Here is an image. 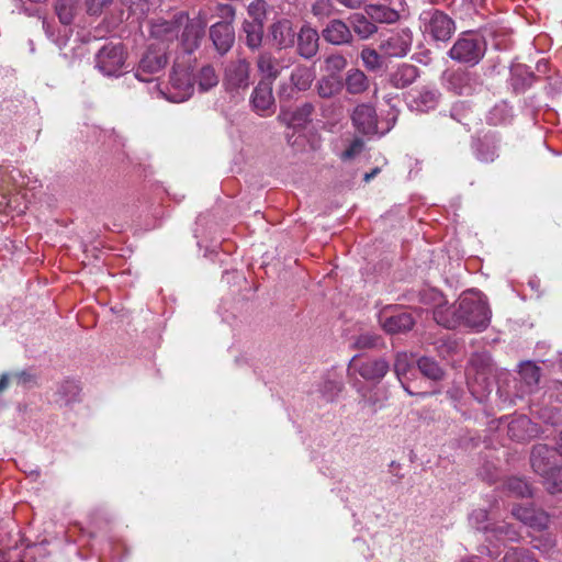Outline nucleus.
Instances as JSON below:
<instances>
[{
    "label": "nucleus",
    "instance_id": "1",
    "mask_svg": "<svg viewBox=\"0 0 562 562\" xmlns=\"http://www.w3.org/2000/svg\"><path fill=\"white\" fill-rule=\"evenodd\" d=\"M441 312L438 318L446 325V328L452 329L459 325H464L476 330L487 327L491 319V311L482 294L475 291L463 293L458 301V313L451 318H443Z\"/></svg>",
    "mask_w": 562,
    "mask_h": 562
},
{
    "label": "nucleus",
    "instance_id": "2",
    "mask_svg": "<svg viewBox=\"0 0 562 562\" xmlns=\"http://www.w3.org/2000/svg\"><path fill=\"white\" fill-rule=\"evenodd\" d=\"M486 42L483 36L474 32H464L454 42L448 55L451 59L469 65H476L484 57Z\"/></svg>",
    "mask_w": 562,
    "mask_h": 562
},
{
    "label": "nucleus",
    "instance_id": "3",
    "mask_svg": "<svg viewBox=\"0 0 562 562\" xmlns=\"http://www.w3.org/2000/svg\"><path fill=\"white\" fill-rule=\"evenodd\" d=\"M193 77L189 67L175 65L170 74L169 86L165 97L172 102H183L193 93Z\"/></svg>",
    "mask_w": 562,
    "mask_h": 562
},
{
    "label": "nucleus",
    "instance_id": "4",
    "mask_svg": "<svg viewBox=\"0 0 562 562\" xmlns=\"http://www.w3.org/2000/svg\"><path fill=\"white\" fill-rule=\"evenodd\" d=\"M187 21L184 12L176 13L170 20L158 18L149 22V35L155 41L169 45L179 40L180 31Z\"/></svg>",
    "mask_w": 562,
    "mask_h": 562
},
{
    "label": "nucleus",
    "instance_id": "5",
    "mask_svg": "<svg viewBox=\"0 0 562 562\" xmlns=\"http://www.w3.org/2000/svg\"><path fill=\"white\" fill-rule=\"evenodd\" d=\"M390 370V364L382 358L355 356L348 366L350 374H359L369 382L379 383Z\"/></svg>",
    "mask_w": 562,
    "mask_h": 562
},
{
    "label": "nucleus",
    "instance_id": "6",
    "mask_svg": "<svg viewBox=\"0 0 562 562\" xmlns=\"http://www.w3.org/2000/svg\"><path fill=\"white\" fill-rule=\"evenodd\" d=\"M315 79V71L312 67L297 65L291 71L289 81H283L279 88L281 99L291 100L296 93L311 88Z\"/></svg>",
    "mask_w": 562,
    "mask_h": 562
},
{
    "label": "nucleus",
    "instance_id": "7",
    "mask_svg": "<svg viewBox=\"0 0 562 562\" xmlns=\"http://www.w3.org/2000/svg\"><path fill=\"white\" fill-rule=\"evenodd\" d=\"M124 65L125 54L120 44L104 45L95 56V66L104 76H120Z\"/></svg>",
    "mask_w": 562,
    "mask_h": 562
},
{
    "label": "nucleus",
    "instance_id": "8",
    "mask_svg": "<svg viewBox=\"0 0 562 562\" xmlns=\"http://www.w3.org/2000/svg\"><path fill=\"white\" fill-rule=\"evenodd\" d=\"M206 29V21L202 16L189 19L183 23L181 35L179 34V44L182 50L187 54H192L199 48L202 38L204 37Z\"/></svg>",
    "mask_w": 562,
    "mask_h": 562
},
{
    "label": "nucleus",
    "instance_id": "9",
    "mask_svg": "<svg viewBox=\"0 0 562 562\" xmlns=\"http://www.w3.org/2000/svg\"><path fill=\"white\" fill-rule=\"evenodd\" d=\"M167 64L165 53L148 49L142 57L135 71V78L143 82H151L154 77L161 72Z\"/></svg>",
    "mask_w": 562,
    "mask_h": 562
},
{
    "label": "nucleus",
    "instance_id": "10",
    "mask_svg": "<svg viewBox=\"0 0 562 562\" xmlns=\"http://www.w3.org/2000/svg\"><path fill=\"white\" fill-rule=\"evenodd\" d=\"M445 85L456 94L470 95L475 91L477 81L474 74L458 69L445 75Z\"/></svg>",
    "mask_w": 562,
    "mask_h": 562
},
{
    "label": "nucleus",
    "instance_id": "11",
    "mask_svg": "<svg viewBox=\"0 0 562 562\" xmlns=\"http://www.w3.org/2000/svg\"><path fill=\"white\" fill-rule=\"evenodd\" d=\"M454 22L441 11H434L425 25V32L436 41H448L454 32Z\"/></svg>",
    "mask_w": 562,
    "mask_h": 562
},
{
    "label": "nucleus",
    "instance_id": "12",
    "mask_svg": "<svg viewBox=\"0 0 562 562\" xmlns=\"http://www.w3.org/2000/svg\"><path fill=\"white\" fill-rule=\"evenodd\" d=\"M414 318L408 312H393L385 308L380 314V324L386 333L398 334L411 330L414 326Z\"/></svg>",
    "mask_w": 562,
    "mask_h": 562
},
{
    "label": "nucleus",
    "instance_id": "13",
    "mask_svg": "<svg viewBox=\"0 0 562 562\" xmlns=\"http://www.w3.org/2000/svg\"><path fill=\"white\" fill-rule=\"evenodd\" d=\"M412 46V33L409 30L390 35L381 42V52L389 57H404L407 55Z\"/></svg>",
    "mask_w": 562,
    "mask_h": 562
},
{
    "label": "nucleus",
    "instance_id": "14",
    "mask_svg": "<svg viewBox=\"0 0 562 562\" xmlns=\"http://www.w3.org/2000/svg\"><path fill=\"white\" fill-rule=\"evenodd\" d=\"M254 110L261 116L269 115L274 106L272 83L266 80L259 81L251 94Z\"/></svg>",
    "mask_w": 562,
    "mask_h": 562
},
{
    "label": "nucleus",
    "instance_id": "15",
    "mask_svg": "<svg viewBox=\"0 0 562 562\" xmlns=\"http://www.w3.org/2000/svg\"><path fill=\"white\" fill-rule=\"evenodd\" d=\"M512 514L526 526L537 530L547 528L549 524V515L546 512L537 509L532 506H514Z\"/></svg>",
    "mask_w": 562,
    "mask_h": 562
},
{
    "label": "nucleus",
    "instance_id": "16",
    "mask_svg": "<svg viewBox=\"0 0 562 562\" xmlns=\"http://www.w3.org/2000/svg\"><path fill=\"white\" fill-rule=\"evenodd\" d=\"M250 64L246 59L232 61L225 70V82L232 89L249 86Z\"/></svg>",
    "mask_w": 562,
    "mask_h": 562
},
{
    "label": "nucleus",
    "instance_id": "17",
    "mask_svg": "<svg viewBox=\"0 0 562 562\" xmlns=\"http://www.w3.org/2000/svg\"><path fill=\"white\" fill-rule=\"evenodd\" d=\"M352 122L356 128L366 135L374 134L378 130L375 110L369 104H360L355 109Z\"/></svg>",
    "mask_w": 562,
    "mask_h": 562
},
{
    "label": "nucleus",
    "instance_id": "18",
    "mask_svg": "<svg viewBox=\"0 0 562 562\" xmlns=\"http://www.w3.org/2000/svg\"><path fill=\"white\" fill-rule=\"evenodd\" d=\"M210 37L218 53H227L234 41V29L228 22H217L210 29Z\"/></svg>",
    "mask_w": 562,
    "mask_h": 562
},
{
    "label": "nucleus",
    "instance_id": "19",
    "mask_svg": "<svg viewBox=\"0 0 562 562\" xmlns=\"http://www.w3.org/2000/svg\"><path fill=\"white\" fill-rule=\"evenodd\" d=\"M269 37L278 48L291 47L294 44L295 32L290 20L282 19L271 24Z\"/></svg>",
    "mask_w": 562,
    "mask_h": 562
},
{
    "label": "nucleus",
    "instance_id": "20",
    "mask_svg": "<svg viewBox=\"0 0 562 562\" xmlns=\"http://www.w3.org/2000/svg\"><path fill=\"white\" fill-rule=\"evenodd\" d=\"M314 113V105L312 103H303L297 106L294 111L285 112L282 111L278 115V120L290 127H304L307 123L312 121V115Z\"/></svg>",
    "mask_w": 562,
    "mask_h": 562
},
{
    "label": "nucleus",
    "instance_id": "21",
    "mask_svg": "<svg viewBox=\"0 0 562 562\" xmlns=\"http://www.w3.org/2000/svg\"><path fill=\"white\" fill-rule=\"evenodd\" d=\"M554 451L547 445L535 446L530 456L532 470L543 477L554 467L552 463Z\"/></svg>",
    "mask_w": 562,
    "mask_h": 562
},
{
    "label": "nucleus",
    "instance_id": "22",
    "mask_svg": "<svg viewBox=\"0 0 562 562\" xmlns=\"http://www.w3.org/2000/svg\"><path fill=\"white\" fill-rule=\"evenodd\" d=\"M419 76V69L412 64H400L389 75V82L395 89H404L411 86Z\"/></svg>",
    "mask_w": 562,
    "mask_h": 562
},
{
    "label": "nucleus",
    "instance_id": "23",
    "mask_svg": "<svg viewBox=\"0 0 562 562\" xmlns=\"http://www.w3.org/2000/svg\"><path fill=\"white\" fill-rule=\"evenodd\" d=\"M322 34L326 42L334 45L349 43L352 38L349 26L341 20H331Z\"/></svg>",
    "mask_w": 562,
    "mask_h": 562
},
{
    "label": "nucleus",
    "instance_id": "24",
    "mask_svg": "<svg viewBox=\"0 0 562 562\" xmlns=\"http://www.w3.org/2000/svg\"><path fill=\"white\" fill-rule=\"evenodd\" d=\"M318 33L310 26H303L297 34V52L304 58H312L318 50Z\"/></svg>",
    "mask_w": 562,
    "mask_h": 562
},
{
    "label": "nucleus",
    "instance_id": "25",
    "mask_svg": "<svg viewBox=\"0 0 562 562\" xmlns=\"http://www.w3.org/2000/svg\"><path fill=\"white\" fill-rule=\"evenodd\" d=\"M257 68L262 75L263 80L272 83L281 74L284 66L281 64V60L272 56V54L263 52L259 54L257 58Z\"/></svg>",
    "mask_w": 562,
    "mask_h": 562
},
{
    "label": "nucleus",
    "instance_id": "26",
    "mask_svg": "<svg viewBox=\"0 0 562 562\" xmlns=\"http://www.w3.org/2000/svg\"><path fill=\"white\" fill-rule=\"evenodd\" d=\"M438 90L429 87H422L412 94L411 106L420 112L434 109L439 99Z\"/></svg>",
    "mask_w": 562,
    "mask_h": 562
},
{
    "label": "nucleus",
    "instance_id": "27",
    "mask_svg": "<svg viewBox=\"0 0 562 562\" xmlns=\"http://www.w3.org/2000/svg\"><path fill=\"white\" fill-rule=\"evenodd\" d=\"M533 425L527 416H518L508 424L507 434L514 440H527L533 436Z\"/></svg>",
    "mask_w": 562,
    "mask_h": 562
},
{
    "label": "nucleus",
    "instance_id": "28",
    "mask_svg": "<svg viewBox=\"0 0 562 562\" xmlns=\"http://www.w3.org/2000/svg\"><path fill=\"white\" fill-rule=\"evenodd\" d=\"M345 87L348 93L360 94L369 89L370 81L362 70L352 68L346 74Z\"/></svg>",
    "mask_w": 562,
    "mask_h": 562
},
{
    "label": "nucleus",
    "instance_id": "29",
    "mask_svg": "<svg viewBox=\"0 0 562 562\" xmlns=\"http://www.w3.org/2000/svg\"><path fill=\"white\" fill-rule=\"evenodd\" d=\"M367 14L379 23H395L400 19L396 10L382 4H369L366 7Z\"/></svg>",
    "mask_w": 562,
    "mask_h": 562
},
{
    "label": "nucleus",
    "instance_id": "30",
    "mask_svg": "<svg viewBox=\"0 0 562 562\" xmlns=\"http://www.w3.org/2000/svg\"><path fill=\"white\" fill-rule=\"evenodd\" d=\"M243 31L246 34V45L250 49L260 47L263 35V26L261 21H245Z\"/></svg>",
    "mask_w": 562,
    "mask_h": 562
},
{
    "label": "nucleus",
    "instance_id": "31",
    "mask_svg": "<svg viewBox=\"0 0 562 562\" xmlns=\"http://www.w3.org/2000/svg\"><path fill=\"white\" fill-rule=\"evenodd\" d=\"M492 538H495L496 540L514 542L520 539V533L510 524L501 522L497 525H492L490 533L487 535V539L491 540Z\"/></svg>",
    "mask_w": 562,
    "mask_h": 562
},
{
    "label": "nucleus",
    "instance_id": "32",
    "mask_svg": "<svg viewBox=\"0 0 562 562\" xmlns=\"http://www.w3.org/2000/svg\"><path fill=\"white\" fill-rule=\"evenodd\" d=\"M409 368H411V364H409L407 355L406 353H397L396 358H395V362H394V372H395L398 381L401 382L402 386L409 395L426 396L427 393H425V392L414 393L411 390L409 385L406 384L405 376H406V373L409 371Z\"/></svg>",
    "mask_w": 562,
    "mask_h": 562
},
{
    "label": "nucleus",
    "instance_id": "33",
    "mask_svg": "<svg viewBox=\"0 0 562 562\" xmlns=\"http://www.w3.org/2000/svg\"><path fill=\"white\" fill-rule=\"evenodd\" d=\"M519 374L528 392H532L540 380V368L532 362H525L520 366Z\"/></svg>",
    "mask_w": 562,
    "mask_h": 562
},
{
    "label": "nucleus",
    "instance_id": "34",
    "mask_svg": "<svg viewBox=\"0 0 562 562\" xmlns=\"http://www.w3.org/2000/svg\"><path fill=\"white\" fill-rule=\"evenodd\" d=\"M351 24L355 33L358 34L361 38H368L376 32L375 24L370 22L362 14H353L351 16Z\"/></svg>",
    "mask_w": 562,
    "mask_h": 562
},
{
    "label": "nucleus",
    "instance_id": "35",
    "mask_svg": "<svg viewBox=\"0 0 562 562\" xmlns=\"http://www.w3.org/2000/svg\"><path fill=\"white\" fill-rule=\"evenodd\" d=\"M543 484L551 494L562 493V465H554L543 476Z\"/></svg>",
    "mask_w": 562,
    "mask_h": 562
},
{
    "label": "nucleus",
    "instance_id": "36",
    "mask_svg": "<svg viewBox=\"0 0 562 562\" xmlns=\"http://www.w3.org/2000/svg\"><path fill=\"white\" fill-rule=\"evenodd\" d=\"M417 366L419 371L428 379L437 381L440 380L443 375L442 369L431 358L422 357L420 359H418Z\"/></svg>",
    "mask_w": 562,
    "mask_h": 562
},
{
    "label": "nucleus",
    "instance_id": "37",
    "mask_svg": "<svg viewBox=\"0 0 562 562\" xmlns=\"http://www.w3.org/2000/svg\"><path fill=\"white\" fill-rule=\"evenodd\" d=\"M77 5V0H58L55 10L59 21L68 25L72 22L75 16V10Z\"/></svg>",
    "mask_w": 562,
    "mask_h": 562
},
{
    "label": "nucleus",
    "instance_id": "38",
    "mask_svg": "<svg viewBox=\"0 0 562 562\" xmlns=\"http://www.w3.org/2000/svg\"><path fill=\"white\" fill-rule=\"evenodd\" d=\"M360 58L362 60L363 66L369 71H378L382 67V58L381 55L371 47L362 48L360 53Z\"/></svg>",
    "mask_w": 562,
    "mask_h": 562
},
{
    "label": "nucleus",
    "instance_id": "39",
    "mask_svg": "<svg viewBox=\"0 0 562 562\" xmlns=\"http://www.w3.org/2000/svg\"><path fill=\"white\" fill-rule=\"evenodd\" d=\"M503 562H538L528 549L510 548L504 555Z\"/></svg>",
    "mask_w": 562,
    "mask_h": 562
},
{
    "label": "nucleus",
    "instance_id": "40",
    "mask_svg": "<svg viewBox=\"0 0 562 562\" xmlns=\"http://www.w3.org/2000/svg\"><path fill=\"white\" fill-rule=\"evenodd\" d=\"M476 157L483 162H492L497 157V146L487 138L480 142L476 148Z\"/></svg>",
    "mask_w": 562,
    "mask_h": 562
},
{
    "label": "nucleus",
    "instance_id": "41",
    "mask_svg": "<svg viewBox=\"0 0 562 562\" xmlns=\"http://www.w3.org/2000/svg\"><path fill=\"white\" fill-rule=\"evenodd\" d=\"M199 87L202 91H206L217 85L218 78L215 70L211 66H204L198 77Z\"/></svg>",
    "mask_w": 562,
    "mask_h": 562
},
{
    "label": "nucleus",
    "instance_id": "42",
    "mask_svg": "<svg viewBox=\"0 0 562 562\" xmlns=\"http://www.w3.org/2000/svg\"><path fill=\"white\" fill-rule=\"evenodd\" d=\"M123 7L127 8L128 15L142 20L149 11V3L146 0H122Z\"/></svg>",
    "mask_w": 562,
    "mask_h": 562
},
{
    "label": "nucleus",
    "instance_id": "43",
    "mask_svg": "<svg viewBox=\"0 0 562 562\" xmlns=\"http://www.w3.org/2000/svg\"><path fill=\"white\" fill-rule=\"evenodd\" d=\"M506 486L508 492L515 496L525 497L531 495L529 484L522 479L512 477L507 481Z\"/></svg>",
    "mask_w": 562,
    "mask_h": 562
},
{
    "label": "nucleus",
    "instance_id": "44",
    "mask_svg": "<svg viewBox=\"0 0 562 562\" xmlns=\"http://www.w3.org/2000/svg\"><path fill=\"white\" fill-rule=\"evenodd\" d=\"M488 520V514L485 509H476L473 510V513L470 515V521L472 525L479 529L483 530L487 535L490 533V530L492 528L491 524H487Z\"/></svg>",
    "mask_w": 562,
    "mask_h": 562
},
{
    "label": "nucleus",
    "instance_id": "45",
    "mask_svg": "<svg viewBox=\"0 0 562 562\" xmlns=\"http://www.w3.org/2000/svg\"><path fill=\"white\" fill-rule=\"evenodd\" d=\"M78 393L79 386L74 381H65L58 389V394L66 404L75 401Z\"/></svg>",
    "mask_w": 562,
    "mask_h": 562
},
{
    "label": "nucleus",
    "instance_id": "46",
    "mask_svg": "<svg viewBox=\"0 0 562 562\" xmlns=\"http://www.w3.org/2000/svg\"><path fill=\"white\" fill-rule=\"evenodd\" d=\"M338 91L337 83L329 78H322L317 83V92L322 98H330Z\"/></svg>",
    "mask_w": 562,
    "mask_h": 562
},
{
    "label": "nucleus",
    "instance_id": "47",
    "mask_svg": "<svg viewBox=\"0 0 562 562\" xmlns=\"http://www.w3.org/2000/svg\"><path fill=\"white\" fill-rule=\"evenodd\" d=\"M379 339V336L371 333L361 334L356 338L353 346L358 349L373 348L378 345Z\"/></svg>",
    "mask_w": 562,
    "mask_h": 562
},
{
    "label": "nucleus",
    "instance_id": "48",
    "mask_svg": "<svg viewBox=\"0 0 562 562\" xmlns=\"http://www.w3.org/2000/svg\"><path fill=\"white\" fill-rule=\"evenodd\" d=\"M12 380L21 386H30L36 382V375L29 370L18 371L11 374Z\"/></svg>",
    "mask_w": 562,
    "mask_h": 562
},
{
    "label": "nucleus",
    "instance_id": "49",
    "mask_svg": "<svg viewBox=\"0 0 562 562\" xmlns=\"http://www.w3.org/2000/svg\"><path fill=\"white\" fill-rule=\"evenodd\" d=\"M363 140L360 138H356L351 142L346 150H344L340 155L342 160H350L358 156L363 149Z\"/></svg>",
    "mask_w": 562,
    "mask_h": 562
},
{
    "label": "nucleus",
    "instance_id": "50",
    "mask_svg": "<svg viewBox=\"0 0 562 562\" xmlns=\"http://www.w3.org/2000/svg\"><path fill=\"white\" fill-rule=\"evenodd\" d=\"M326 67L331 71H340L347 66L346 58L340 54H331L326 59Z\"/></svg>",
    "mask_w": 562,
    "mask_h": 562
},
{
    "label": "nucleus",
    "instance_id": "51",
    "mask_svg": "<svg viewBox=\"0 0 562 562\" xmlns=\"http://www.w3.org/2000/svg\"><path fill=\"white\" fill-rule=\"evenodd\" d=\"M331 8L333 5L329 0H317L312 5V12L315 16L324 18L331 13Z\"/></svg>",
    "mask_w": 562,
    "mask_h": 562
},
{
    "label": "nucleus",
    "instance_id": "52",
    "mask_svg": "<svg viewBox=\"0 0 562 562\" xmlns=\"http://www.w3.org/2000/svg\"><path fill=\"white\" fill-rule=\"evenodd\" d=\"M441 312V316H443V318H451V316L454 314V313H458V305L457 306H446V305H438L435 311H434V319L436 321V323L440 326H443L446 328V325L439 321L438 318V313Z\"/></svg>",
    "mask_w": 562,
    "mask_h": 562
},
{
    "label": "nucleus",
    "instance_id": "53",
    "mask_svg": "<svg viewBox=\"0 0 562 562\" xmlns=\"http://www.w3.org/2000/svg\"><path fill=\"white\" fill-rule=\"evenodd\" d=\"M265 5L263 0H256L249 4L248 12L254 16L252 21H261V16L265 13Z\"/></svg>",
    "mask_w": 562,
    "mask_h": 562
},
{
    "label": "nucleus",
    "instance_id": "54",
    "mask_svg": "<svg viewBox=\"0 0 562 562\" xmlns=\"http://www.w3.org/2000/svg\"><path fill=\"white\" fill-rule=\"evenodd\" d=\"M111 2L112 0H87L88 12L90 14H99Z\"/></svg>",
    "mask_w": 562,
    "mask_h": 562
},
{
    "label": "nucleus",
    "instance_id": "55",
    "mask_svg": "<svg viewBox=\"0 0 562 562\" xmlns=\"http://www.w3.org/2000/svg\"><path fill=\"white\" fill-rule=\"evenodd\" d=\"M338 2L349 9L360 8L366 0H338Z\"/></svg>",
    "mask_w": 562,
    "mask_h": 562
},
{
    "label": "nucleus",
    "instance_id": "56",
    "mask_svg": "<svg viewBox=\"0 0 562 562\" xmlns=\"http://www.w3.org/2000/svg\"><path fill=\"white\" fill-rule=\"evenodd\" d=\"M10 379H12L11 374L8 373H3L0 376V393H2L8 387Z\"/></svg>",
    "mask_w": 562,
    "mask_h": 562
},
{
    "label": "nucleus",
    "instance_id": "57",
    "mask_svg": "<svg viewBox=\"0 0 562 562\" xmlns=\"http://www.w3.org/2000/svg\"><path fill=\"white\" fill-rule=\"evenodd\" d=\"M222 14L227 18V16H231L233 18L234 14H235V11H234V8L229 4H225L222 7Z\"/></svg>",
    "mask_w": 562,
    "mask_h": 562
},
{
    "label": "nucleus",
    "instance_id": "58",
    "mask_svg": "<svg viewBox=\"0 0 562 562\" xmlns=\"http://www.w3.org/2000/svg\"><path fill=\"white\" fill-rule=\"evenodd\" d=\"M380 172V168H374L371 172H368L364 175L363 180L366 182H369L371 179H373L378 173Z\"/></svg>",
    "mask_w": 562,
    "mask_h": 562
},
{
    "label": "nucleus",
    "instance_id": "59",
    "mask_svg": "<svg viewBox=\"0 0 562 562\" xmlns=\"http://www.w3.org/2000/svg\"><path fill=\"white\" fill-rule=\"evenodd\" d=\"M558 452L562 457V432L560 434L559 440H558Z\"/></svg>",
    "mask_w": 562,
    "mask_h": 562
}]
</instances>
